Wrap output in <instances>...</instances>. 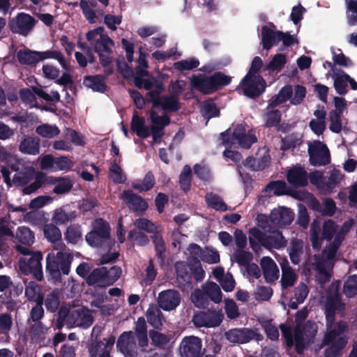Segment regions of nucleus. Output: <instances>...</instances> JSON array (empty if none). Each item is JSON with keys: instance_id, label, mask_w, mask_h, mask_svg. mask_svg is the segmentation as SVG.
Wrapping results in <instances>:
<instances>
[{"instance_id": "obj_1", "label": "nucleus", "mask_w": 357, "mask_h": 357, "mask_svg": "<svg viewBox=\"0 0 357 357\" xmlns=\"http://www.w3.org/2000/svg\"><path fill=\"white\" fill-rule=\"evenodd\" d=\"M343 310V305L339 299L336 288L326 298L325 303V314L326 319L327 333L324 343L329 344L326 350V357H337L340 351L346 346L347 337L343 334L347 326L344 324L335 323V314Z\"/></svg>"}, {"instance_id": "obj_2", "label": "nucleus", "mask_w": 357, "mask_h": 357, "mask_svg": "<svg viewBox=\"0 0 357 357\" xmlns=\"http://www.w3.org/2000/svg\"><path fill=\"white\" fill-rule=\"evenodd\" d=\"M352 221L345 222L340 228L332 220L326 221L321 226L320 219L313 221L310 227V240L314 248H319L324 239L334 238L333 244L330 245L324 252L323 258L327 266H331V261L335 256L339 245L345 234L352 226Z\"/></svg>"}, {"instance_id": "obj_3", "label": "nucleus", "mask_w": 357, "mask_h": 357, "mask_svg": "<svg viewBox=\"0 0 357 357\" xmlns=\"http://www.w3.org/2000/svg\"><path fill=\"white\" fill-rule=\"evenodd\" d=\"M221 139L226 149L237 145L247 149L257 141V137L250 132L248 127L243 124H238L232 131L228 130L222 133ZM224 155L235 162H239L241 159L240 153L228 149L224 152Z\"/></svg>"}, {"instance_id": "obj_4", "label": "nucleus", "mask_w": 357, "mask_h": 357, "mask_svg": "<svg viewBox=\"0 0 357 357\" xmlns=\"http://www.w3.org/2000/svg\"><path fill=\"white\" fill-rule=\"evenodd\" d=\"M150 120L151 130L145 125V119L143 117L135 114L131 122V129L142 138H146L152 133L153 140L157 142L162 135V129L169 124V119L167 115L159 116L155 111L151 110Z\"/></svg>"}, {"instance_id": "obj_5", "label": "nucleus", "mask_w": 357, "mask_h": 357, "mask_svg": "<svg viewBox=\"0 0 357 357\" xmlns=\"http://www.w3.org/2000/svg\"><path fill=\"white\" fill-rule=\"evenodd\" d=\"M58 322L59 328L64 325L68 328H88L93 323V317L90 312L83 306L64 307L59 310Z\"/></svg>"}, {"instance_id": "obj_6", "label": "nucleus", "mask_w": 357, "mask_h": 357, "mask_svg": "<svg viewBox=\"0 0 357 357\" xmlns=\"http://www.w3.org/2000/svg\"><path fill=\"white\" fill-rule=\"evenodd\" d=\"M87 40L94 47L98 53L100 59L103 65H108L112 61V48L114 43L104 32V28L97 27L86 33Z\"/></svg>"}, {"instance_id": "obj_7", "label": "nucleus", "mask_w": 357, "mask_h": 357, "mask_svg": "<svg viewBox=\"0 0 357 357\" xmlns=\"http://www.w3.org/2000/svg\"><path fill=\"white\" fill-rule=\"evenodd\" d=\"M280 328L287 345L291 347L295 343L296 350L299 353L303 351L306 344L310 343L317 332V326L312 322H307L302 330L297 327L294 336L291 330L284 325H281Z\"/></svg>"}, {"instance_id": "obj_8", "label": "nucleus", "mask_w": 357, "mask_h": 357, "mask_svg": "<svg viewBox=\"0 0 357 357\" xmlns=\"http://www.w3.org/2000/svg\"><path fill=\"white\" fill-rule=\"evenodd\" d=\"M0 160L5 161L7 163L8 167H2L1 173L4 178V181L8 185H10L12 181L14 183L20 185H25L28 183L26 178H22L21 172L15 174L13 180L10 179L8 167H10V169L13 171L19 172L24 165L22 162L18 160L14 155H12L10 153L8 152L5 149L1 148L0 149Z\"/></svg>"}, {"instance_id": "obj_9", "label": "nucleus", "mask_w": 357, "mask_h": 357, "mask_svg": "<svg viewBox=\"0 0 357 357\" xmlns=\"http://www.w3.org/2000/svg\"><path fill=\"white\" fill-rule=\"evenodd\" d=\"M71 259V255L68 252L54 250L46 258L47 270L55 277L59 275L61 271L67 275Z\"/></svg>"}, {"instance_id": "obj_10", "label": "nucleus", "mask_w": 357, "mask_h": 357, "mask_svg": "<svg viewBox=\"0 0 357 357\" xmlns=\"http://www.w3.org/2000/svg\"><path fill=\"white\" fill-rule=\"evenodd\" d=\"M273 24L264 26L261 29L262 43L265 49L269 50L273 45L277 44L279 41H282L283 45L289 46L297 43L296 39L288 33H284L281 31H274Z\"/></svg>"}, {"instance_id": "obj_11", "label": "nucleus", "mask_w": 357, "mask_h": 357, "mask_svg": "<svg viewBox=\"0 0 357 357\" xmlns=\"http://www.w3.org/2000/svg\"><path fill=\"white\" fill-rule=\"evenodd\" d=\"M17 57L20 63L25 64H32L38 61L54 57L56 58L59 63L66 69L68 68V65L65 61L60 53L56 52H36L29 50H20L18 52Z\"/></svg>"}, {"instance_id": "obj_12", "label": "nucleus", "mask_w": 357, "mask_h": 357, "mask_svg": "<svg viewBox=\"0 0 357 357\" xmlns=\"http://www.w3.org/2000/svg\"><path fill=\"white\" fill-rule=\"evenodd\" d=\"M42 259L43 255L40 252H33L31 257L24 256L20 259V268L24 274L31 273L37 280H41L43 279Z\"/></svg>"}, {"instance_id": "obj_13", "label": "nucleus", "mask_w": 357, "mask_h": 357, "mask_svg": "<svg viewBox=\"0 0 357 357\" xmlns=\"http://www.w3.org/2000/svg\"><path fill=\"white\" fill-rule=\"evenodd\" d=\"M266 83L259 75L247 73L239 85V89L249 97L257 96L265 89Z\"/></svg>"}, {"instance_id": "obj_14", "label": "nucleus", "mask_w": 357, "mask_h": 357, "mask_svg": "<svg viewBox=\"0 0 357 357\" xmlns=\"http://www.w3.org/2000/svg\"><path fill=\"white\" fill-rule=\"evenodd\" d=\"M331 68V77L334 82V88L337 93L343 95L347 92V82L353 90H357V82L344 71L337 69L331 63H328Z\"/></svg>"}, {"instance_id": "obj_15", "label": "nucleus", "mask_w": 357, "mask_h": 357, "mask_svg": "<svg viewBox=\"0 0 357 357\" xmlns=\"http://www.w3.org/2000/svg\"><path fill=\"white\" fill-rule=\"evenodd\" d=\"M310 160L313 165H324L330 162V153L326 144L314 141L308 145Z\"/></svg>"}, {"instance_id": "obj_16", "label": "nucleus", "mask_w": 357, "mask_h": 357, "mask_svg": "<svg viewBox=\"0 0 357 357\" xmlns=\"http://www.w3.org/2000/svg\"><path fill=\"white\" fill-rule=\"evenodd\" d=\"M139 58L137 63L139 66L136 68L135 71L132 73V78L135 85L139 88L149 89L152 84V80L145 77H148V71L146 68L148 67V63L146 60V54L142 52V49H139Z\"/></svg>"}, {"instance_id": "obj_17", "label": "nucleus", "mask_w": 357, "mask_h": 357, "mask_svg": "<svg viewBox=\"0 0 357 357\" xmlns=\"http://www.w3.org/2000/svg\"><path fill=\"white\" fill-rule=\"evenodd\" d=\"M109 236V227L108 223L102 220H98L94 223L93 231L86 234V241L90 245L96 247Z\"/></svg>"}, {"instance_id": "obj_18", "label": "nucleus", "mask_w": 357, "mask_h": 357, "mask_svg": "<svg viewBox=\"0 0 357 357\" xmlns=\"http://www.w3.org/2000/svg\"><path fill=\"white\" fill-rule=\"evenodd\" d=\"M294 217V213L288 208H274L270 215L267 226L270 228L284 227L293 221Z\"/></svg>"}, {"instance_id": "obj_19", "label": "nucleus", "mask_w": 357, "mask_h": 357, "mask_svg": "<svg viewBox=\"0 0 357 357\" xmlns=\"http://www.w3.org/2000/svg\"><path fill=\"white\" fill-rule=\"evenodd\" d=\"M181 357H200L202 354V341L195 336L185 337L180 344Z\"/></svg>"}, {"instance_id": "obj_20", "label": "nucleus", "mask_w": 357, "mask_h": 357, "mask_svg": "<svg viewBox=\"0 0 357 357\" xmlns=\"http://www.w3.org/2000/svg\"><path fill=\"white\" fill-rule=\"evenodd\" d=\"M36 20L29 15L20 13L11 22L10 28L13 32L26 36L33 28Z\"/></svg>"}, {"instance_id": "obj_21", "label": "nucleus", "mask_w": 357, "mask_h": 357, "mask_svg": "<svg viewBox=\"0 0 357 357\" xmlns=\"http://www.w3.org/2000/svg\"><path fill=\"white\" fill-rule=\"evenodd\" d=\"M265 234L259 240L266 247L281 248L285 245V241L282 234L273 227H264Z\"/></svg>"}, {"instance_id": "obj_22", "label": "nucleus", "mask_w": 357, "mask_h": 357, "mask_svg": "<svg viewBox=\"0 0 357 357\" xmlns=\"http://www.w3.org/2000/svg\"><path fill=\"white\" fill-rule=\"evenodd\" d=\"M180 302L181 295L174 289L162 291L158 294V303L165 311L174 310Z\"/></svg>"}, {"instance_id": "obj_23", "label": "nucleus", "mask_w": 357, "mask_h": 357, "mask_svg": "<svg viewBox=\"0 0 357 357\" xmlns=\"http://www.w3.org/2000/svg\"><path fill=\"white\" fill-rule=\"evenodd\" d=\"M222 317L220 312H199L194 316L192 321L197 327H215L222 322Z\"/></svg>"}, {"instance_id": "obj_24", "label": "nucleus", "mask_w": 357, "mask_h": 357, "mask_svg": "<svg viewBox=\"0 0 357 357\" xmlns=\"http://www.w3.org/2000/svg\"><path fill=\"white\" fill-rule=\"evenodd\" d=\"M294 197L300 199L305 198L308 199L310 202L311 207L314 210H320L324 214L332 215L335 213V204L331 199H324L323 208L320 209L318 201L309 193H306L305 192H296L294 195Z\"/></svg>"}, {"instance_id": "obj_25", "label": "nucleus", "mask_w": 357, "mask_h": 357, "mask_svg": "<svg viewBox=\"0 0 357 357\" xmlns=\"http://www.w3.org/2000/svg\"><path fill=\"white\" fill-rule=\"evenodd\" d=\"M148 100L153 103V107H162L168 111H176L178 109V102L173 97H160L158 92H149Z\"/></svg>"}, {"instance_id": "obj_26", "label": "nucleus", "mask_w": 357, "mask_h": 357, "mask_svg": "<svg viewBox=\"0 0 357 357\" xmlns=\"http://www.w3.org/2000/svg\"><path fill=\"white\" fill-rule=\"evenodd\" d=\"M202 252L200 247L196 244H191L188 248L189 266H191V269L195 268V278L197 280H201L204 277V271L199 263Z\"/></svg>"}, {"instance_id": "obj_27", "label": "nucleus", "mask_w": 357, "mask_h": 357, "mask_svg": "<svg viewBox=\"0 0 357 357\" xmlns=\"http://www.w3.org/2000/svg\"><path fill=\"white\" fill-rule=\"evenodd\" d=\"M121 199L124 201L129 208L137 212H143L148 207L147 203L143 199L135 195L130 190L124 191L121 196Z\"/></svg>"}, {"instance_id": "obj_28", "label": "nucleus", "mask_w": 357, "mask_h": 357, "mask_svg": "<svg viewBox=\"0 0 357 357\" xmlns=\"http://www.w3.org/2000/svg\"><path fill=\"white\" fill-rule=\"evenodd\" d=\"M261 266L266 282H272L278 280L279 269L271 258L268 257H263L261 260Z\"/></svg>"}, {"instance_id": "obj_29", "label": "nucleus", "mask_w": 357, "mask_h": 357, "mask_svg": "<svg viewBox=\"0 0 357 357\" xmlns=\"http://www.w3.org/2000/svg\"><path fill=\"white\" fill-rule=\"evenodd\" d=\"M252 331L245 329H231L225 333L226 339L231 343H246L252 337Z\"/></svg>"}, {"instance_id": "obj_30", "label": "nucleus", "mask_w": 357, "mask_h": 357, "mask_svg": "<svg viewBox=\"0 0 357 357\" xmlns=\"http://www.w3.org/2000/svg\"><path fill=\"white\" fill-rule=\"evenodd\" d=\"M117 347L125 357H132V351L135 347L133 335L131 332L123 333L118 340Z\"/></svg>"}, {"instance_id": "obj_31", "label": "nucleus", "mask_w": 357, "mask_h": 357, "mask_svg": "<svg viewBox=\"0 0 357 357\" xmlns=\"http://www.w3.org/2000/svg\"><path fill=\"white\" fill-rule=\"evenodd\" d=\"M191 84L194 88L197 89L204 93H210L215 90L213 77H193Z\"/></svg>"}, {"instance_id": "obj_32", "label": "nucleus", "mask_w": 357, "mask_h": 357, "mask_svg": "<svg viewBox=\"0 0 357 357\" xmlns=\"http://www.w3.org/2000/svg\"><path fill=\"white\" fill-rule=\"evenodd\" d=\"M288 181L295 186H302L307 183V173L299 166H296L289 170Z\"/></svg>"}, {"instance_id": "obj_33", "label": "nucleus", "mask_w": 357, "mask_h": 357, "mask_svg": "<svg viewBox=\"0 0 357 357\" xmlns=\"http://www.w3.org/2000/svg\"><path fill=\"white\" fill-rule=\"evenodd\" d=\"M107 268L101 267L94 269L88 276L86 282L90 285L97 287H107L108 285L106 278Z\"/></svg>"}, {"instance_id": "obj_34", "label": "nucleus", "mask_w": 357, "mask_h": 357, "mask_svg": "<svg viewBox=\"0 0 357 357\" xmlns=\"http://www.w3.org/2000/svg\"><path fill=\"white\" fill-rule=\"evenodd\" d=\"M314 115L315 118L310 121V127L314 133L320 135L326 128L325 119L326 113L323 109H317L314 111Z\"/></svg>"}, {"instance_id": "obj_35", "label": "nucleus", "mask_w": 357, "mask_h": 357, "mask_svg": "<svg viewBox=\"0 0 357 357\" xmlns=\"http://www.w3.org/2000/svg\"><path fill=\"white\" fill-rule=\"evenodd\" d=\"M49 183L55 184L53 192L56 194L68 192L73 187V183L68 178H50Z\"/></svg>"}, {"instance_id": "obj_36", "label": "nucleus", "mask_w": 357, "mask_h": 357, "mask_svg": "<svg viewBox=\"0 0 357 357\" xmlns=\"http://www.w3.org/2000/svg\"><path fill=\"white\" fill-rule=\"evenodd\" d=\"M20 149L22 153L36 155L39 153V139L36 138H25L20 144Z\"/></svg>"}, {"instance_id": "obj_37", "label": "nucleus", "mask_w": 357, "mask_h": 357, "mask_svg": "<svg viewBox=\"0 0 357 357\" xmlns=\"http://www.w3.org/2000/svg\"><path fill=\"white\" fill-rule=\"evenodd\" d=\"M83 84L94 91H103L105 89V82L100 76L86 77L84 79Z\"/></svg>"}, {"instance_id": "obj_38", "label": "nucleus", "mask_w": 357, "mask_h": 357, "mask_svg": "<svg viewBox=\"0 0 357 357\" xmlns=\"http://www.w3.org/2000/svg\"><path fill=\"white\" fill-rule=\"evenodd\" d=\"M287 62L286 55L284 54H275L266 65V70L271 72H279Z\"/></svg>"}, {"instance_id": "obj_39", "label": "nucleus", "mask_w": 357, "mask_h": 357, "mask_svg": "<svg viewBox=\"0 0 357 357\" xmlns=\"http://www.w3.org/2000/svg\"><path fill=\"white\" fill-rule=\"evenodd\" d=\"M204 291L206 294L215 303H219L222 301V293L219 286L214 282H208L204 287Z\"/></svg>"}, {"instance_id": "obj_40", "label": "nucleus", "mask_w": 357, "mask_h": 357, "mask_svg": "<svg viewBox=\"0 0 357 357\" xmlns=\"http://www.w3.org/2000/svg\"><path fill=\"white\" fill-rule=\"evenodd\" d=\"M36 132L43 137L52 138L60 133V130L54 125L44 123L36 128Z\"/></svg>"}, {"instance_id": "obj_41", "label": "nucleus", "mask_w": 357, "mask_h": 357, "mask_svg": "<svg viewBox=\"0 0 357 357\" xmlns=\"http://www.w3.org/2000/svg\"><path fill=\"white\" fill-rule=\"evenodd\" d=\"M293 93L291 86L287 85L282 87L276 96L271 99V105L276 106L290 99Z\"/></svg>"}, {"instance_id": "obj_42", "label": "nucleus", "mask_w": 357, "mask_h": 357, "mask_svg": "<svg viewBox=\"0 0 357 357\" xmlns=\"http://www.w3.org/2000/svg\"><path fill=\"white\" fill-rule=\"evenodd\" d=\"M148 322L158 328L162 326L161 312L155 307H150L146 312Z\"/></svg>"}, {"instance_id": "obj_43", "label": "nucleus", "mask_w": 357, "mask_h": 357, "mask_svg": "<svg viewBox=\"0 0 357 357\" xmlns=\"http://www.w3.org/2000/svg\"><path fill=\"white\" fill-rule=\"evenodd\" d=\"M155 184L154 176L151 173H147L141 182H135L132 183V188L142 191H148L153 187Z\"/></svg>"}, {"instance_id": "obj_44", "label": "nucleus", "mask_w": 357, "mask_h": 357, "mask_svg": "<svg viewBox=\"0 0 357 357\" xmlns=\"http://www.w3.org/2000/svg\"><path fill=\"white\" fill-rule=\"evenodd\" d=\"M75 213L73 211L66 212L63 208L56 209L53 215V220L55 223L61 225L71 221L75 218Z\"/></svg>"}, {"instance_id": "obj_45", "label": "nucleus", "mask_w": 357, "mask_h": 357, "mask_svg": "<svg viewBox=\"0 0 357 357\" xmlns=\"http://www.w3.org/2000/svg\"><path fill=\"white\" fill-rule=\"evenodd\" d=\"M34 181L29 185L23 188L24 194H31L37 190L44 183L45 174L43 172H35Z\"/></svg>"}, {"instance_id": "obj_46", "label": "nucleus", "mask_w": 357, "mask_h": 357, "mask_svg": "<svg viewBox=\"0 0 357 357\" xmlns=\"http://www.w3.org/2000/svg\"><path fill=\"white\" fill-rule=\"evenodd\" d=\"M17 238L19 241L25 245H31L34 242V234L27 227H20L16 234Z\"/></svg>"}, {"instance_id": "obj_47", "label": "nucleus", "mask_w": 357, "mask_h": 357, "mask_svg": "<svg viewBox=\"0 0 357 357\" xmlns=\"http://www.w3.org/2000/svg\"><path fill=\"white\" fill-rule=\"evenodd\" d=\"M340 116L337 111L329 112V129L335 133H340L342 130V122Z\"/></svg>"}, {"instance_id": "obj_48", "label": "nucleus", "mask_w": 357, "mask_h": 357, "mask_svg": "<svg viewBox=\"0 0 357 357\" xmlns=\"http://www.w3.org/2000/svg\"><path fill=\"white\" fill-rule=\"evenodd\" d=\"M201 259L210 264H216L220 261V255L215 249L206 247L205 249L203 250Z\"/></svg>"}, {"instance_id": "obj_49", "label": "nucleus", "mask_w": 357, "mask_h": 357, "mask_svg": "<svg viewBox=\"0 0 357 357\" xmlns=\"http://www.w3.org/2000/svg\"><path fill=\"white\" fill-rule=\"evenodd\" d=\"M25 294L29 300L34 301L36 303L43 301V296L40 293L38 286L34 282H29L26 287Z\"/></svg>"}, {"instance_id": "obj_50", "label": "nucleus", "mask_w": 357, "mask_h": 357, "mask_svg": "<svg viewBox=\"0 0 357 357\" xmlns=\"http://www.w3.org/2000/svg\"><path fill=\"white\" fill-rule=\"evenodd\" d=\"M43 231L45 236L50 242H56L61 238L60 230L52 224L46 225Z\"/></svg>"}, {"instance_id": "obj_51", "label": "nucleus", "mask_w": 357, "mask_h": 357, "mask_svg": "<svg viewBox=\"0 0 357 357\" xmlns=\"http://www.w3.org/2000/svg\"><path fill=\"white\" fill-rule=\"evenodd\" d=\"M109 177L116 183H124L126 181V176L122 172L121 168L118 165L116 160L112 164L109 168Z\"/></svg>"}, {"instance_id": "obj_52", "label": "nucleus", "mask_w": 357, "mask_h": 357, "mask_svg": "<svg viewBox=\"0 0 357 357\" xmlns=\"http://www.w3.org/2000/svg\"><path fill=\"white\" fill-rule=\"evenodd\" d=\"M206 202L208 206L218 211H226L227 206L222 199L216 195L210 193L206 197Z\"/></svg>"}, {"instance_id": "obj_53", "label": "nucleus", "mask_w": 357, "mask_h": 357, "mask_svg": "<svg viewBox=\"0 0 357 357\" xmlns=\"http://www.w3.org/2000/svg\"><path fill=\"white\" fill-rule=\"evenodd\" d=\"M303 250V243L300 241H294L289 248V256L291 261L296 264L300 261V255Z\"/></svg>"}, {"instance_id": "obj_54", "label": "nucleus", "mask_w": 357, "mask_h": 357, "mask_svg": "<svg viewBox=\"0 0 357 357\" xmlns=\"http://www.w3.org/2000/svg\"><path fill=\"white\" fill-rule=\"evenodd\" d=\"M296 280V275L294 271L289 266L282 268V283L284 287H287L294 284Z\"/></svg>"}, {"instance_id": "obj_55", "label": "nucleus", "mask_w": 357, "mask_h": 357, "mask_svg": "<svg viewBox=\"0 0 357 357\" xmlns=\"http://www.w3.org/2000/svg\"><path fill=\"white\" fill-rule=\"evenodd\" d=\"M199 65V61L198 59L189 58L175 63L174 67L179 70H190L197 68Z\"/></svg>"}, {"instance_id": "obj_56", "label": "nucleus", "mask_w": 357, "mask_h": 357, "mask_svg": "<svg viewBox=\"0 0 357 357\" xmlns=\"http://www.w3.org/2000/svg\"><path fill=\"white\" fill-rule=\"evenodd\" d=\"M344 293L347 297H352L357 294V275L347 279L344 286Z\"/></svg>"}, {"instance_id": "obj_57", "label": "nucleus", "mask_w": 357, "mask_h": 357, "mask_svg": "<svg viewBox=\"0 0 357 357\" xmlns=\"http://www.w3.org/2000/svg\"><path fill=\"white\" fill-rule=\"evenodd\" d=\"M66 238L71 243H77L82 239V232L78 226H70L67 229Z\"/></svg>"}, {"instance_id": "obj_58", "label": "nucleus", "mask_w": 357, "mask_h": 357, "mask_svg": "<svg viewBox=\"0 0 357 357\" xmlns=\"http://www.w3.org/2000/svg\"><path fill=\"white\" fill-rule=\"evenodd\" d=\"M135 226L139 229L145 230L150 233L158 232L159 228L158 225L151 222L145 218H140L135 222Z\"/></svg>"}, {"instance_id": "obj_59", "label": "nucleus", "mask_w": 357, "mask_h": 357, "mask_svg": "<svg viewBox=\"0 0 357 357\" xmlns=\"http://www.w3.org/2000/svg\"><path fill=\"white\" fill-rule=\"evenodd\" d=\"M73 166V162L66 156L55 158V171H68Z\"/></svg>"}, {"instance_id": "obj_60", "label": "nucleus", "mask_w": 357, "mask_h": 357, "mask_svg": "<svg viewBox=\"0 0 357 357\" xmlns=\"http://www.w3.org/2000/svg\"><path fill=\"white\" fill-rule=\"evenodd\" d=\"M202 113L204 118L208 120L211 118L218 116L219 111L212 102H205L202 107Z\"/></svg>"}, {"instance_id": "obj_61", "label": "nucleus", "mask_w": 357, "mask_h": 357, "mask_svg": "<svg viewBox=\"0 0 357 357\" xmlns=\"http://www.w3.org/2000/svg\"><path fill=\"white\" fill-rule=\"evenodd\" d=\"M266 191L276 195L284 194L287 191L286 184L283 181L273 182L266 187Z\"/></svg>"}, {"instance_id": "obj_62", "label": "nucleus", "mask_w": 357, "mask_h": 357, "mask_svg": "<svg viewBox=\"0 0 357 357\" xmlns=\"http://www.w3.org/2000/svg\"><path fill=\"white\" fill-rule=\"evenodd\" d=\"M190 174L191 169L189 166L186 165L183 167V171L180 175V183L181 188L187 191L190 187Z\"/></svg>"}, {"instance_id": "obj_63", "label": "nucleus", "mask_w": 357, "mask_h": 357, "mask_svg": "<svg viewBox=\"0 0 357 357\" xmlns=\"http://www.w3.org/2000/svg\"><path fill=\"white\" fill-rule=\"evenodd\" d=\"M225 310L227 317L230 319L236 318L239 315L238 307L231 299L225 300Z\"/></svg>"}, {"instance_id": "obj_64", "label": "nucleus", "mask_w": 357, "mask_h": 357, "mask_svg": "<svg viewBox=\"0 0 357 357\" xmlns=\"http://www.w3.org/2000/svg\"><path fill=\"white\" fill-rule=\"evenodd\" d=\"M195 174L201 179L208 181L211 178L208 167L204 163L197 164L194 167Z\"/></svg>"}]
</instances>
